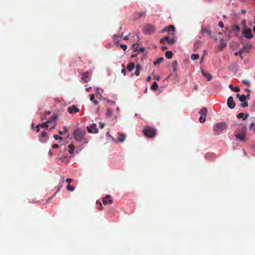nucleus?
Returning a JSON list of instances; mask_svg holds the SVG:
<instances>
[{
    "label": "nucleus",
    "mask_w": 255,
    "mask_h": 255,
    "mask_svg": "<svg viewBox=\"0 0 255 255\" xmlns=\"http://www.w3.org/2000/svg\"><path fill=\"white\" fill-rule=\"evenodd\" d=\"M207 112V109L206 108H203L200 110L199 112L200 117L199 118V121L201 123L205 122Z\"/></svg>",
    "instance_id": "39448f33"
},
{
    "label": "nucleus",
    "mask_w": 255,
    "mask_h": 255,
    "mask_svg": "<svg viewBox=\"0 0 255 255\" xmlns=\"http://www.w3.org/2000/svg\"><path fill=\"white\" fill-rule=\"evenodd\" d=\"M243 48L246 51V53H248L252 48V45L246 44L243 46Z\"/></svg>",
    "instance_id": "393cba45"
},
{
    "label": "nucleus",
    "mask_w": 255,
    "mask_h": 255,
    "mask_svg": "<svg viewBox=\"0 0 255 255\" xmlns=\"http://www.w3.org/2000/svg\"><path fill=\"white\" fill-rule=\"evenodd\" d=\"M249 116V114H245L244 113H240L237 115L238 119H243V120H246Z\"/></svg>",
    "instance_id": "2eb2a0df"
},
{
    "label": "nucleus",
    "mask_w": 255,
    "mask_h": 255,
    "mask_svg": "<svg viewBox=\"0 0 255 255\" xmlns=\"http://www.w3.org/2000/svg\"><path fill=\"white\" fill-rule=\"evenodd\" d=\"M144 47H141L139 49H138L137 51H139L140 52H143L144 51Z\"/></svg>",
    "instance_id": "603ef678"
},
{
    "label": "nucleus",
    "mask_w": 255,
    "mask_h": 255,
    "mask_svg": "<svg viewBox=\"0 0 255 255\" xmlns=\"http://www.w3.org/2000/svg\"><path fill=\"white\" fill-rule=\"evenodd\" d=\"M135 18L136 19H138L141 17L145 16V12H136L134 14Z\"/></svg>",
    "instance_id": "6ab92c4d"
},
{
    "label": "nucleus",
    "mask_w": 255,
    "mask_h": 255,
    "mask_svg": "<svg viewBox=\"0 0 255 255\" xmlns=\"http://www.w3.org/2000/svg\"><path fill=\"white\" fill-rule=\"evenodd\" d=\"M53 137L56 140L60 139V140H61L63 139V138L61 136H59V135H58L57 134H54L53 135Z\"/></svg>",
    "instance_id": "4c0bfd02"
},
{
    "label": "nucleus",
    "mask_w": 255,
    "mask_h": 255,
    "mask_svg": "<svg viewBox=\"0 0 255 255\" xmlns=\"http://www.w3.org/2000/svg\"><path fill=\"white\" fill-rule=\"evenodd\" d=\"M122 73L124 75H126V70L125 68H123L122 70Z\"/></svg>",
    "instance_id": "69168bd1"
},
{
    "label": "nucleus",
    "mask_w": 255,
    "mask_h": 255,
    "mask_svg": "<svg viewBox=\"0 0 255 255\" xmlns=\"http://www.w3.org/2000/svg\"><path fill=\"white\" fill-rule=\"evenodd\" d=\"M68 148H69V153L72 156H73L74 155V150L75 149V146L74 145V144L73 143H71L69 145Z\"/></svg>",
    "instance_id": "a211bd4d"
},
{
    "label": "nucleus",
    "mask_w": 255,
    "mask_h": 255,
    "mask_svg": "<svg viewBox=\"0 0 255 255\" xmlns=\"http://www.w3.org/2000/svg\"><path fill=\"white\" fill-rule=\"evenodd\" d=\"M68 113L70 114L78 113L80 110L76 106L73 105L67 109Z\"/></svg>",
    "instance_id": "6e6552de"
},
{
    "label": "nucleus",
    "mask_w": 255,
    "mask_h": 255,
    "mask_svg": "<svg viewBox=\"0 0 255 255\" xmlns=\"http://www.w3.org/2000/svg\"><path fill=\"white\" fill-rule=\"evenodd\" d=\"M123 39L125 40H128L129 39L128 35H127L126 36L123 37Z\"/></svg>",
    "instance_id": "e2e57ef3"
},
{
    "label": "nucleus",
    "mask_w": 255,
    "mask_h": 255,
    "mask_svg": "<svg viewBox=\"0 0 255 255\" xmlns=\"http://www.w3.org/2000/svg\"><path fill=\"white\" fill-rule=\"evenodd\" d=\"M99 125L100 128H103L105 126V125L102 123H100Z\"/></svg>",
    "instance_id": "680f3d73"
},
{
    "label": "nucleus",
    "mask_w": 255,
    "mask_h": 255,
    "mask_svg": "<svg viewBox=\"0 0 255 255\" xmlns=\"http://www.w3.org/2000/svg\"><path fill=\"white\" fill-rule=\"evenodd\" d=\"M241 106L243 108H245L248 106V102L245 101L241 105Z\"/></svg>",
    "instance_id": "a19ab883"
},
{
    "label": "nucleus",
    "mask_w": 255,
    "mask_h": 255,
    "mask_svg": "<svg viewBox=\"0 0 255 255\" xmlns=\"http://www.w3.org/2000/svg\"><path fill=\"white\" fill-rule=\"evenodd\" d=\"M235 29L237 31H239L240 30V27L238 25L235 26Z\"/></svg>",
    "instance_id": "052dcab7"
},
{
    "label": "nucleus",
    "mask_w": 255,
    "mask_h": 255,
    "mask_svg": "<svg viewBox=\"0 0 255 255\" xmlns=\"http://www.w3.org/2000/svg\"><path fill=\"white\" fill-rule=\"evenodd\" d=\"M44 138H47L48 136H47V134L46 132H45V131H43L41 133V136H40V141L42 142H45L46 141V139H44Z\"/></svg>",
    "instance_id": "dca6fc26"
},
{
    "label": "nucleus",
    "mask_w": 255,
    "mask_h": 255,
    "mask_svg": "<svg viewBox=\"0 0 255 255\" xmlns=\"http://www.w3.org/2000/svg\"><path fill=\"white\" fill-rule=\"evenodd\" d=\"M219 26L221 27V28H223L224 27V24L222 22V21H220L219 22Z\"/></svg>",
    "instance_id": "6e6d98bb"
},
{
    "label": "nucleus",
    "mask_w": 255,
    "mask_h": 255,
    "mask_svg": "<svg viewBox=\"0 0 255 255\" xmlns=\"http://www.w3.org/2000/svg\"><path fill=\"white\" fill-rule=\"evenodd\" d=\"M66 182H68V183H70L71 182H72V180L70 179V178H67L66 179Z\"/></svg>",
    "instance_id": "0e129e2a"
},
{
    "label": "nucleus",
    "mask_w": 255,
    "mask_h": 255,
    "mask_svg": "<svg viewBox=\"0 0 255 255\" xmlns=\"http://www.w3.org/2000/svg\"><path fill=\"white\" fill-rule=\"evenodd\" d=\"M126 135L123 133H119V137L117 139V142H123L126 138Z\"/></svg>",
    "instance_id": "ddd939ff"
},
{
    "label": "nucleus",
    "mask_w": 255,
    "mask_h": 255,
    "mask_svg": "<svg viewBox=\"0 0 255 255\" xmlns=\"http://www.w3.org/2000/svg\"><path fill=\"white\" fill-rule=\"evenodd\" d=\"M154 78L157 81H159L160 80V77L158 75L154 76Z\"/></svg>",
    "instance_id": "bf43d9fd"
},
{
    "label": "nucleus",
    "mask_w": 255,
    "mask_h": 255,
    "mask_svg": "<svg viewBox=\"0 0 255 255\" xmlns=\"http://www.w3.org/2000/svg\"><path fill=\"white\" fill-rule=\"evenodd\" d=\"M201 73L204 77L207 79L208 81H210L212 79V76L211 74L207 73L203 70H201Z\"/></svg>",
    "instance_id": "4468645a"
},
{
    "label": "nucleus",
    "mask_w": 255,
    "mask_h": 255,
    "mask_svg": "<svg viewBox=\"0 0 255 255\" xmlns=\"http://www.w3.org/2000/svg\"><path fill=\"white\" fill-rule=\"evenodd\" d=\"M165 57L167 59H171L172 57L173 54L171 51H169L165 52Z\"/></svg>",
    "instance_id": "b1692460"
},
{
    "label": "nucleus",
    "mask_w": 255,
    "mask_h": 255,
    "mask_svg": "<svg viewBox=\"0 0 255 255\" xmlns=\"http://www.w3.org/2000/svg\"><path fill=\"white\" fill-rule=\"evenodd\" d=\"M87 128L88 129V131L89 133H93L94 131L93 130V129H92V128H91L90 126V127H87Z\"/></svg>",
    "instance_id": "37998d69"
},
{
    "label": "nucleus",
    "mask_w": 255,
    "mask_h": 255,
    "mask_svg": "<svg viewBox=\"0 0 255 255\" xmlns=\"http://www.w3.org/2000/svg\"><path fill=\"white\" fill-rule=\"evenodd\" d=\"M163 60H164V58L163 57H160L154 62V64L155 65H156L161 63L163 61Z\"/></svg>",
    "instance_id": "cd10ccee"
},
{
    "label": "nucleus",
    "mask_w": 255,
    "mask_h": 255,
    "mask_svg": "<svg viewBox=\"0 0 255 255\" xmlns=\"http://www.w3.org/2000/svg\"><path fill=\"white\" fill-rule=\"evenodd\" d=\"M167 28L168 32H170L171 31H174L175 30V27L173 25H170L168 27H167Z\"/></svg>",
    "instance_id": "7c9ffc66"
},
{
    "label": "nucleus",
    "mask_w": 255,
    "mask_h": 255,
    "mask_svg": "<svg viewBox=\"0 0 255 255\" xmlns=\"http://www.w3.org/2000/svg\"><path fill=\"white\" fill-rule=\"evenodd\" d=\"M251 129L255 131V123H252L250 126Z\"/></svg>",
    "instance_id": "c03bdc74"
},
{
    "label": "nucleus",
    "mask_w": 255,
    "mask_h": 255,
    "mask_svg": "<svg viewBox=\"0 0 255 255\" xmlns=\"http://www.w3.org/2000/svg\"><path fill=\"white\" fill-rule=\"evenodd\" d=\"M94 97H95L94 94L90 95V101H92L95 105H97L98 104L99 102L97 100L94 99Z\"/></svg>",
    "instance_id": "412c9836"
},
{
    "label": "nucleus",
    "mask_w": 255,
    "mask_h": 255,
    "mask_svg": "<svg viewBox=\"0 0 255 255\" xmlns=\"http://www.w3.org/2000/svg\"><path fill=\"white\" fill-rule=\"evenodd\" d=\"M123 32H122L121 35H117V34H115L113 37V41L115 43H118L120 41V38L123 37Z\"/></svg>",
    "instance_id": "f8f14e48"
},
{
    "label": "nucleus",
    "mask_w": 255,
    "mask_h": 255,
    "mask_svg": "<svg viewBox=\"0 0 255 255\" xmlns=\"http://www.w3.org/2000/svg\"><path fill=\"white\" fill-rule=\"evenodd\" d=\"M227 105L228 107L233 109L235 107V103L234 101L233 98L231 96L229 97L227 100Z\"/></svg>",
    "instance_id": "1a4fd4ad"
},
{
    "label": "nucleus",
    "mask_w": 255,
    "mask_h": 255,
    "mask_svg": "<svg viewBox=\"0 0 255 255\" xmlns=\"http://www.w3.org/2000/svg\"><path fill=\"white\" fill-rule=\"evenodd\" d=\"M96 124H93L92 125L90 126L91 128L92 129H94L93 133H97L98 132L99 130L97 128H96Z\"/></svg>",
    "instance_id": "a878e982"
},
{
    "label": "nucleus",
    "mask_w": 255,
    "mask_h": 255,
    "mask_svg": "<svg viewBox=\"0 0 255 255\" xmlns=\"http://www.w3.org/2000/svg\"><path fill=\"white\" fill-rule=\"evenodd\" d=\"M227 128V125L225 123L220 122L215 125L214 129L217 134H220Z\"/></svg>",
    "instance_id": "7ed1b4c3"
},
{
    "label": "nucleus",
    "mask_w": 255,
    "mask_h": 255,
    "mask_svg": "<svg viewBox=\"0 0 255 255\" xmlns=\"http://www.w3.org/2000/svg\"><path fill=\"white\" fill-rule=\"evenodd\" d=\"M154 26L150 24H145L143 28V32L145 34H151L154 32Z\"/></svg>",
    "instance_id": "20e7f679"
},
{
    "label": "nucleus",
    "mask_w": 255,
    "mask_h": 255,
    "mask_svg": "<svg viewBox=\"0 0 255 255\" xmlns=\"http://www.w3.org/2000/svg\"><path fill=\"white\" fill-rule=\"evenodd\" d=\"M165 31H168V28L167 27H165L162 30H161V32L162 33H163Z\"/></svg>",
    "instance_id": "5fc2aeb1"
},
{
    "label": "nucleus",
    "mask_w": 255,
    "mask_h": 255,
    "mask_svg": "<svg viewBox=\"0 0 255 255\" xmlns=\"http://www.w3.org/2000/svg\"><path fill=\"white\" fill-rule=\"evenodd\" d=\"M66 188L68 190L70 191H73L75 189V187L73 186L70 185V184H68Z\"/></svg>",
    "instance_id": "72a5a7b5"
},
{
    "label": "nucleus",
    "mask_w": 255,
    "mask_h": 255,
    "mask_svg": "<svg viewBox=\"0 0 255 255\" xmlns=\"http://www.w3.org/2000/svg\"><path fill=\"white\" fill-rule=\"evenodd\" d=\"M242 83H243V84L247 86L248 87H250V85H251L250 82L249 81L245 80H243L242 81Z\"/></svg>",
    "instance_id": "c9c22d12"
},
{
    "label": "nucleus",
    "mask_w": 255,
    "mask_h": 255,
    "mask_svg": "<svg viewBox=\"0 0 255 255\" xmlns=\"http://www.w3.org/2000/svg\"><path fill=\"white\" fill-rule=\"evenodd\" d=\"M135 66V64L133 62L129 63L127 66V69L128 71L131 72Z\"/></svg>",
    "instance_id": "4be33fe9"
},
{
    "label": "nucleus",
    "mask_w": 255,
    "mask_h": 255,
    "mask_svg": "<svg viewBox=\"0 0 255 255\" xmlns=\"http://www.w3.org/2000/svg\"><path fill=\"white\" fill-rule=\"evenodd\" d=\"M50 122H51V120H48L46 122L43 123L42 124H40L41 127H44V125H46V124H48Z\"/></svg>",
    "instance_id": "49530a36"
},
{
    "label": "nucleus",
    "mask_w": 255,
    "mask_h": 255,
    "mask_svg": "<svg viewBox=\"0 0 255 255\" xmlns=\"http://www.w3.org/2000/svg\"><path fill=\"white\" fill-rule=\"evenodd\" d=\"M199 55L198 54H192L191 56V59L192 60H196L199 59Z\"/></svg>",
    "instance_id": "c756f323"
},
{
    "label": "nucleus",
    "mask_w": 255,
    "mask_h": 255,
    "mask_svg": "<svg viewBox=\"0 0 255 255\" xmlns=\"http://www.w3.org/2000/svg\"><path fill=\"white\" fill-rule=\"evenodd\" d=\"M239 55L240 57L242 58V57L241 56V55L244 53V52H246V51L245 50V49L243 47L239 50Z\"/></svg>",
    "instance_id": "e433bc0d"
},
{
    "label": "nucleus",
    "mask_w": 255,
    "mask_h": 255,
    "mask_svg": "<svg viewBox=\"0 0 255 255\" xmlns=\"http://www.w3.org/2000/svg\"><path fill=\"white\" fill-rule=\"evenodd\" d=\"M236 137L240 141H244L245 139V136L243 134H237Z\"/></svg>",
    "instance_id": "aec40b11"
},
{
    "label": "nucleus",
    "mask_w": 255,
    "mask_h": 255,
    "mask_svg": "<svg viewBox=\"0 0 255 255\" xmlns=\"http://www.w3.org/2000/svg\"><path fill=\"white\" fill-rule=\"evenodd\" d=\"M202 45V42L200 40L197 41L194 44L193 50L196 51L201 47Z\"/></svg>",
    "instance_id": "9b49d317"
},
{
    "label": "nucleus",
    "mask_w": 255,
    "mask_h": 255,
    "mask_svg": "<svg viewBox=\"0 0 255 255\" xmlns=\"http://www.w3.org/2000/svg\"><path fill=\"white\" fill-rule=\"evenodd\" d=\"M113 200L111 199V196L109 195H106L103 199V203L104 205L108 204H112Z\"/></svg>",
    "instance_id": "9d476101"
},
{
    "label": "nucleus",
    "mask_w": 255,
    "mask_h": 255,
    "mask_svg": "<svg viewBox=\"0 0 255 255\" xmlns=\"http://www.w3.org/2000/svg\"><path fill=\"white\" fill-rule=\"evenodd\" d=\"M73 134L76 140L84 143L87 142L85 136L86 132L84 130L81 128H76L74 130Z\"/></svg>",
    "instance_id": "f257e3e1"
},
{
    "label": "nucleus",
    "mask_w": 255,
    "mask_h": 255,
    "mask_svg": "<svg viewBox=\"0 0 255 255\" xmlns=\"http://www.w3.org/2000/svg\"><path fill=\"white\" fill-rule=\"evenodd\" d=\"M63 129H64V130H63L64 132H66L68 130V128H67V127L65 126L63 127Z\"/></svg>",
    "instance_id": "13d9d810"
},
{
    "label": "nucleus",
    "mask_w": 255,
    "mask_h": 255,
    "mask_svg": "<svg viewBox=\"0 0 255 255\" xmlns=\"http://www.w3.org/2000/svg\"><path fill=\"white\" fill-rule=\"evenodd\" d=\"M57 117H58V116H57V115H54V116H53V117L51 118V119H50V120H51V122L52 121H55V120H56L57 119Z\"/></svg>",
    "instance_id": "de8ad7c7"
},
{
    "label": "nucleus",
    "mask_w": 255,
    "mask_h": 255,
    "mask_svg": "<svg viewBox=\"0 0 255 255\" xmlns=\"http://www.w3.org/2000/svg\"><path fill=\"white\" fill-rule=\"evenodd\" d=\"M106 115L109 117H111L113 115L112 111L110 109H108L106 112Z\"/></svg>",
    "instance_id": "2f4dec72"
},
{
    "label": "nucleus",
    "mask_w": 255,
    "mask_h": 255,
    "mask_svg": "<svg viewBox=\"0 0 255 255\" xmlns=\"http://www.w3.org/2000/svg\"><path fill=\"white\" fill-rule=\"evenodd\" d=\"M220 41H221V43H220V45H219V47L220 48V51H222L223 48H225L227 46V44L223 42V39H221Z\"/></svg>",
    "instance_id": "5701e85b"
},
{
    "label": "nucleus",
    "mask_w": 255,
    "mask_h": 255,
    "mask_svg": "<svg viewBox=\"0 0 255 255\" xmlns=\"http://www.w3.org/2000/svg\"><path fill=\"white\" fill-rule=\"evenodd\" d=\"M168 42L171 44H174L175 43V40L174 38L169 39Z\"/></svg>",
    "instance_id": "58836bf2"
},
{
    "label": "nucleus",
    "mask_w": 255,
    "mask_h": 255,
    "mask_svg": "<svg viewBox=\"0 0 255 255\" xmlns=\"http://www.w3.org/2000/svg\"><path fill=\"white\" fill-rule=\"evenodd\" d=\"M242 33L244 36L248 39H251L254 35L252 31V29L245 26L243 29Z\"/></svg>",
    "instance_id": "423d86ee"
},
{
    "label": "nucleus",
    "mask_w": 255,
    "mask_h": 255,
    "mask_svg": "<svg viewBox=\"0 0 255 255\" xmlns=\"http://www.w3.org/2000/svg\"><path fill=\"white\" fill-rule=\"evenodd\" d=\"M151 80V77L150 76H149L147 78V81L150 82Z\"/></svg>",
    "instance_id": "338daca9"
},
{
    "label": "nucleus",
    "mask_w": 255,
    "mask_h": 255,
    "mask_svg": "<svg viewBox=\"0 0 255 255\" xmlns=\"http://www.w3.org/2000/svg\"><path fill=\"white\" fill-rule=\"evenodd\" d=\"M161 49H162V50H166V49H167V46H162L161 47Z\"/></svg>",
    "instance_id": "774afa93"
},
{
    "label": "nucleus",
    "mask_w": 255,
    "mask_h": 255,
    "mask_svg": "<svg viewBox=\"0 0 255 255\" xmlns=\"http://www.w3.org/2000/svg\"><path fill=\"white\" fill-rule=\"evenodd\" d=\"M134 75H136V76H139V74H140V71L139 70H137L136 69L135 71L134 72Z\"/></svg>",
    "instance_id": "8fccbe9b"
},
{
    "label": "nucleus",
    "mask_w": 255,
    "mask_h": 255,
    "mask_svg": "<svg viewBox=\"0 0 255 255\" xmlns=\"http://www.w3.org/2000/svg\"><path fill=\"white\" fill-rule=\"evenodd\" d=\"M172 67H173V72H175L176 70V68L177 67V61L175 60V61H173L172 63Z\"/></svg>",
    "instance_id": "bb28decb"
},
{
    "label": "nucleus",
    "mask_w": 255,
    "mask_h": 255,
    "mask_svg": "<svg viewBox=\"0 0 255 255\" xmlns=\"http://www.w3.org/2000/svg\"><path fill=\"white\" fill-rule=\"evenodd\" d=\"M52 147L53 148H58L59 147V145L58 144H54L52 145Z\"/></svg>",
    "instance_id": "4d7b16f0"
},
{
    "label": "nucleus",
    "mask_w": 255,
    "mask_h": 255,
    "mask_svg": "<svg viewBox=\"0 0 255 255\" xmlns=\"http://www.w3.org/2000/svg\"><path fill=\"white\" fill-rule=\"evenodd\" d=\"M142 133L146 137L152 138L156 135V130L153 128L147 126L142 129Z\"/></svg>",
    "instance_id": "f03ea898"
},
{
    "label": "nucleus",
    "mask_w": 255,
    "mask_h": 255,
    "mask_svg": "<svg viewBox=\"0 0 255 255\" xmlns=\"http://www.w3.org/2000/svg\"><path fill=\"white\" fill-rule=\"evenodd\" d=\"M234 90L235 92H239L240 90V88L238 87H234Z\"/></svg>",
    "instance_id": "09e8293b"
},
{
    "label": "nucleus",
    "mask_w": 255,
    "mask_h": 255,
    "mask_svg": "<svg viewBox=\"0 0 255 255\" xmlns=\"http://www.w3.org/2000/svg\"><path fill=\"white\" fill-rule=\"evenodd\" d=\"M97 203H98L100 205V210H102L103 209V206L101 204V202H97Z\"/></svg>",
    "instance_id": "864d4df0"
},
{
    "label": "nucleus",
    "mask_w": 255,
    "mask_h": 255,
    "mask_svg": "<svg viewBox=\"0 0 255 255\" xmlns=\"http://www.w3.org/2000/svg\"><path fill=\"white\" fill-rule=\"evenodd\" d=\"M201 32L204 36H207L209 38H211L213 37L211 30L206 27H202Z\"/></svg>",
    "instance_id": "0eeeda50"
},
{
    "label": "nucleus",
    "mask_w": 255,
    "mask_h": 255,
    "mask_svg": "<svg viewBox=\"0 0 255 255\" xmlns=\"http://www.w3.org/2000/svg\"><path fill=\"white\" fill-rule=\"evenodd\" d=\"M136 69L140 71L141 69V67L140 64H138L135 66Z\"/></svg>",
    "instance_id": "a18cd8bd"
},
{
    "label": "nucleus",
    "mask_w": 255,
    "mask_h": 255,
    "mask_svg": "<svg viewBox=\"0 0 255 255\" xmlns=\"http://www.w3.org/2000/svg\"><path fill=\"white\" fill-rule=\"evenodd\" d=\"M239 100L242 102H244L246 100V97H245V95H242L240 97Z\"/></svg>",
    "instance_id": "f704fd0d"
},
{
    "label": "nucleus",
    "mask_w": 255,
    "mask_h": 255,
    "mask_svg": "<svg viewBox=\"0 0 255 255\" xmlns=\"http://www.w3.org/2000/svg\"><path fill=\"white\" fill-rule=\"evenodd\" d=\"M169 39V36H166L164 37V38H162L160 39V43H163L165 41H168Z\"/></svg>",
    "instance_id": "473e14b6"
},
{
    "label": "nucleus",
    "mask_w": 255,
    "mask_h": 255,
    "mask_svg": "<svg viewBox=\"0 0 255 255\" xmlns=\"http://www.w3.org/2000/svg\"><path fill=\"white\" fill-rule=\"evenodd\" d=\"M41 127V125H37L36 127V129L37 132H38L40 130V127Z\"/></svg>",
    "instance_id": "3c124183"
},
{
    "label": "nucleus",
    "mask_w": 255,
    "mask_h": 255,
    "mask_svg": "<svg viewBox=\"0 0 255 255\" xmlns=\"http://www.w3.org/2000/svg\"><path fill=\"white\" fill-rule=\"evenodd\" d=\"M89 74L88 72H84L82 74L83 79L85 83H87L89 81Z\"/></svg>",
    "instance_id": "f3484780"
},
{
    "label": "nucleus",
    "mask_w": 255,
    "mask_h": 255,
    "mask_svg": "<svg viewBox=\"0 0 255 255\" xmlns=\"http://www.w3.org/2000/svg\"><path fill=\"white\" fill-rule=\"evenodd\" d=\"M132 47L134 48V51H138V44L135 43L133 44Z\"/></svg>",
    "instance_id": "ea45409f"
},
{
    "label": "nucleus",
    "mask_w": 255,
    "mask_h": 255,
    "mask_svg": "<svg viewBox=\"0 0 255 255\" xmlns=\"http://www.w3.org/2000/svg\"><path fill=\"white\" fill-rule=\"evenodd\" d=\"M120 46L124 50H126L127 49V48H128L127 45H126V44H122V45H121Z\"/></svg>",
    "instance_id": "79ce46f5"
},
{
    "label": "nucleus",
    "mask_w": 255,
    "mask_h": 255,
    "mask_svg": "<svg viewBox=\"0 0 255 255\" xmlns=\"http://www.w3.org/2000/svg\"><path fill=\"white\" fill-rule=\"evenodd\" d=\"M158 88V84L155 82L151 86V89L153 90L156 91Z\"/></svg>",
    "instance_id": "c85d7f7f"
}]
</instances>
